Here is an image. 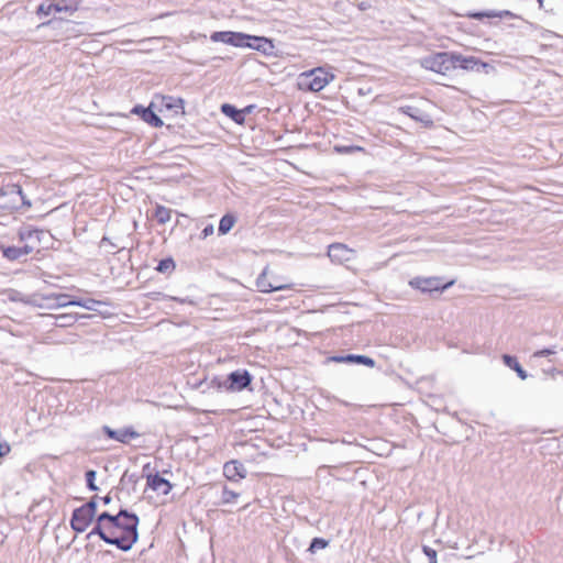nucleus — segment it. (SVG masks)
Here are the masks:
<instances>
[{
	"instance_id": "nucleus-47",
	"label": "nucleus",
	"mask_w": 563,
	"mask_h": 563,
	"mask_svg": "<svg viewBox=\"0 0 563 563\" xmlns=\"http://www.w3.org/2000/svg\"><path fill=\"white\" fill-rule=\"evenodd\" d=\"M538 3H539V8L540 9H544L545 8L544 0H538Z\"/></svg>"
},
{
	"instance_id": "nucleus-39",
	"label": "nucleus",
	"mask_w": 563,
	"mask_h": 563,
	"mask_svg": "<svg viewBox=\"0 0 563 563\" xmlns=\"http://www.w3.org/2000/svg\"><path fill=\"white\" fill-rule=\"evenodd\" d=\"M97 496L92 497L88 503H86L84 506V508H86L91 515L96 516V511H97Z\"/></svg>"
},
{
	"instance_id": "nucleus-19",
	"label": "nucleus",
	"mask_w": 563,
	"mask_h": 563,
	"mask_svg": "<svg viewBox=\"0 0 563 563\" xmlns=\"http://www.w3.org/2000/svg\"><path fill=\"white\" fill-rule=\"evenodd\" d=\"M331 360L335 363H357L368 367L375 366V361L365 355L347 354L342 356H333Z\"/></svg>"
},
{
	"instance_id": "nucleus-20",
	"label": "nucleus",
	"mask_w": 563,
	"mask_h": 563,
	"mask_svg": "<svg viewBox=\"0 0 563 563\" xmlns=\"http://www.w3.org/2000/svg\"><path fill=\"white\" fill-rule=\"evenodd\" d=\"M133 113H137L141 118L148 124L155 128H161L163 125V121L151 108H142L136 106L132 110Z\"/></svg>"
},
{
	"instance_id": "nucleus-18",
	"label": "nucleus",
	"mask_w": 563,
	"mask_h": 563,
	"mask_svg": "<svg viewBox=\"0 0 563 563\" xmlns=\"http://www.w3.org/2000/svg\"><path fill=\"white\" fill-rule=\"evenodd\" d=\"M486 66V64L481 63L474 56H463L462 54L454 53V69L462 68L465 70H473L476 66Z\"/></svg>"
},
{
	"instance_id": "nucleus-2",
	"label": "nucleus",
	"mask_w": 563,
	"mask_h": 563,
	"mask_svg": "<svg viewBox=\"0 0 563 563\" xmlns=\"http://www.w3.org/2000/svg\"><path fill=\"white\" fill-rule=\"evenodd\" d=\"M21 206L30 207L19 185H7L0 188V208L5 211L18 210Z\"/></svg>"
},
{
	"instance_id": "nucleus-28",
	"label": "nucleus",
	"mask_w": 563,
	"mask_h": 563,
	"mask_svg": "<svg viewBox=\"0 0 563 563\" xmlns=\"http://www.w3.org/2000/svg\"><path fill=\"white\" fill-rule=\"evenodd\" d=\"M53 317L55 318V324L62 328L73 325L79 318V316L75 313H62Z\"/></svg>"
},
{
	"instance_id": "nucleus-13",
	"label": "nucleus",
	"mask_w": 563,
	"mask_h": 563,
	"mask_svg": "<svg viewBox=\"0 0 563 563\" xmlns=\"http://www.w3.org/2000/svg\"><path fill=\"white\" fill-rule=\"evenodd\" d=\"M228 380L230 382L229 389L240 391L251 384L252 377L247 371H235L228 376Z\"/></svg>"
},
{
	"instance_id": "nucleus-1",
	"label": "nucleus",
	"mask_w": 563,
	"mask_h": 563,
	"mask_svg": "<svg viewBox=\"0 0 563 563\" xmlns=\"http://www.w3.org/2000/svg\"><path fill=\"white\" fill-rule=\"evenodd\" d=\"M107 520L113 545L122 551H129L139 539L137 526L140 522L135 514L121 509L117 515L110 514Z\"/></svg>"
},
{
	"instance_id": "nucleus-14",
	"label": "nucleus",
	"mask_w": 563,
	"mask_h": 563,
	"mask_svg": "<svg viewBox=\"0 0 563 563\" xmlns=\"http://www.w3.org/2000/svg\"><path fill=\"white\" fill-rule=\"evenodd\" d=\"M146 485L151 489L162 495H168L173 488V485L169 483V481L165 479L157 473L148 474L146 476Z\"/></svg>"
},
{
	"instance_id": "nucleus-5",
	"label": "nucleus",
	"mask_w": 563,
	"mask_h": 563,
	"mask_svg": "<svg viewBox=\"0 0 563 563\" xmlns=\"http://www.w3.org/2000/svg\"><path fill=\"white\" fill-rule=\"evenodd\" d=\"M409 285L413 288L421 290L422 292H431L438 290H444L453 285V282L442 284L440 277H416L409 282Z\"/></svg>"
},
{
	"instance_id": "nucleus-45",
	"label": "nucleus",
	"mask_w": 563,
	"mask_h": 563,
	"mask_svg": "<svg viewBox=\"0 0 563 563\" xmlns=\"http://www.w3.org/2000/svg\"><path fill=\"white\" fill-rule=\"evenodd\" d=\"M104 505H109L111 503V497L109 495L101 498Z\"/></svg>"
},
{
	"instance_id": "nucleus-40",
	"label": "nucleus",
	"mask_w": 563,
	"mask_h": 563,
	"mask_svg": "<svg viewBox=\"0 0 563 563\" xmlns=\"http://www.w3.org/2000/svg\"><path fill=\"white\" fill-rule=\"evenodd\" d=\"M552 354H555V349H543V350L536 351L532 354V357L540 358V357L549 356V355H552Z\"/></svg>"
},
{
	"instance_id": "nucleus-17",
	"label": "nucleus",
	"mask_w": 563,
	"mask_h": 563,
	"mask_svg": "<svg viewBox=\"0 0 563 563\" xmlns=\"http://www.w3.org/2000/svg\"><path fill=\"white\" fill-rule=\"evenodd\" d=\"M398 111L410 117L417 122L423 123L426 126H431L433 124V121L430 118V115L416 107L401 106L398 108Z\"/></svg>"
},
{
	"instance_id": "nucleus-31",
	"label": "nucleus",
	"mask_w": 563,
	"mask_h": 563,
	"mask_svg": "<svg viewBox=\"0 0 563 563\" xmlns=\"http://www.w3.org/2000/svg\"><path fill=\"white\" fill-rule=\"evenodd\" d=\"M239 496H240L239 493H235V492L229 489L227 486H224L222 489L221 501L224 505L233 504L236 501Z\"/></svg>"
},
{
	"instance_id": "nucleus-21",
	"label": "nucleus",
	"mask_w": 563,
	"mask_h": 563,
	"mask_svg": "<svg viewBox=\"0 0 563 563\" xmlns=\"http://www.w3.org/2000/svg\"><path fill=\"white\" fill-rule=\"evenodd\" d=\"M34 250V244H25L23 247L8 246L3 250V256L10 261H15L32 253Z\"/></svg>"
},
{
	"instance_id": "nucleus-6",
	"label": "nucleus",
	"mask_w": 563,
	"mask_h": 563,
	"mask_svg": "<svg viewBox=\"0 0 563 563\" xmlns=\"http://www.w3.org/2000/svg\"><path fill=\"white\" fill-rule=\"evenodd\" d=\"M78 10V5L73 2H67L66 0H58L57 2H52L49 0L43 1L36 10L37 15L47 16L53 12H69L74 13Z\"/></svg>"
},
{
	"instance_id": "nucleus-11",
	"label": "nucleus",
	"mask_w": 563,
	"mask_h": 563,
	"mask_svg": "<svg viewBox=\"0 0 563 563\" xmlns=\"http://www.w3.org/2000/svg\"><path fill=\"white\" fill-rule=\"evenodd\" d=\"M244 47H249L263 53L264 55H272L274 52L273 42L264 36L247 35Z\"/></svg>"
},
{
	"instance_id": "nucleus-44",
	"label": "nucleus",
	"mask_w": 563,
	"mask_h": 563,
	"mask_svg": "<svg viewBox=\"0 0 563 563\" xmlns=\"http://www.w3.org/2000/svg\"><path fill=\"white\" fill-rule=\"evenodd\" d=\"M369 7H371V5H369V3H368V2H362V3H360V5H358V8H360L361 10H366V9H368Z\"/></svg>"
},
{
	"instance_id": "nucleus-4",
	"label": "nucleus",
	"mask_w": 563,
	"mask_h": 563,
	"mask_svg": "<svg viewBox=\"0 0 563 563\" xmlns=\"http://www.w3.org/2000/svg\"><path fill=\"white\" fill-rule=\"evenodd\" d=\"M333 79V75L324 71L322 68H314L310 71L303 73L301 75V84L306 86L309 90L318 92L322 90L330 80Z\"/></svg>"
},
{
	"instance_id": "nucleus-30",
	"label": "nucleus",
	"mask_w": 563,
	"mask_h": 563,
	"mask_svg": "<svg viewBox=\"0 0 563 563\" xmlns=\"http://www.w3.org/2000/svg\"><path fill=\"white\" fill-rule=\"evenodd\" d=\"M154 217L159 224H165L172 218V210L169 208L158 205L155 208Z\"/></svg>"
},
{
	"instance_id": "nucleus-33",
	"label": "nucleus",
	"mask_w": 563,
	"mask_h": 563,
	"mask_svg": "<svg viewBox=\"0 0 563 563\" xmlns=\"http://www.w3.org/2000/svg\"><path fill=\"white\" fill-rule=\"evenodd\" d=\"M329 545V541H327L325 539H322V538H314L312 539L311 543H310V547H309V551L311 553H314L317 550L319 549H325Z\"/></svg>"
},
{
	"instance_id": "nucleus-34",
	"label": "nucleus",
	"mask_w": 563,
	"mask_h": 563,
	"mask_svg": "<svg viewBox=\"0 0 563 563\" xmlns=\"http://www.w3.org/2000/svg\"><path fill=\"white\" fill-rule=\"evenodd\" d=\"M76 306L82 307L87 310H96V306L100 305L101 302L91 298L84 299V300H76Z\"/></svg>"
},
{
	"instance_id": "nucleus-12",
	"label": "nucleus",
	"mask_w": 563,
	"mask_h": 563,
	"mask_svg": "<svg viewBox=\"0 0 563 563\" xmlns=\"http://www.w3.org/2000/svg\"><path fill=\"white\" fill-rule=\"evenodd\" d=\"M102 431L108 438L121 443H129L132 439H136L140 437V434L131 427L113 430L108 426H103Z\"/></svg>"
},
{
	"instance_id": "nucleus-22",
	"label": "nucleus",
	"mask_w": 563,
	"mask_h": 563,
	"mask_svg": "<svg viewBox=\"0 0 563 563\" xmlns=\"http://www.w3.org/2000/svg\"><path fill=\"white\" fill-rule=\"evenodd\" d=\"M161 106L174 113H184V100L172 96H163L161 98Z\"/></svg>"
},
{
	"instance_id": "nucleus-43",
	"label": "nucleus",
	"mask_w": 563,
	"mask_h": 563,
	"mask_svg": "<svg viewBox=\"0 0 563 563\" xmlns=\"http://www.w3.org/2000/svg\"><path fill=\"white\" fill-rule=\"evenodd\" d=\"M41 305H42L41 307H46V308H49V309H57L58 308V306L54 305V301H47L46 305H43V303H41Z\"/></svg>"
},
{
	"instance_id": "nucleus-27",
	"label": "nucleus",
	"mask_w": 563,
	"mask_h": 563,
	"mask_svg": "<svg viewBox=\"0 0 563 563\" xmlns=\"http://www.w3.org/2000/svg\"><path fill=\"white\" fill-rule=\"evenodd\" d=\"M468 18L482 20L483 18H503V16H514V14L510 11H485V12H473L467 14Z\"/></svg>"
},
{
	"instance_id": "nucleus-32",
	"label": "nucleus",
	"mask_w": 563,
	"mask_h": 563,
	"mask_svg": "<svg viewBox=\"0 0 563 563\" xmlns=\"http://www.w3.org/2000/svg\"><path fill=\"white\" fill-rule=\"evenodd\" d=\"M156 269L159 272V273H170L175 269V263L172 258H165V260H162Z\"/></svg>"
},
{
	"instance_id": "nucleus-24",
	"label": "nucleus",
	"mask_w": 563,
	"mask_h": 563,
	"mask_svg": "<svg viewBox=\"0 0 563 563\" xmlns=\"http://www.w3.org/2000/svg\"><path fill=\"white\" fill-rule=\"evenodd\" d=\"M43 233L41 230L26 228L20 230L19 238L21 241H30V244H34L36 247Z\"/></svg>"
},
{
	"instance_id": "nucleus-37",
	"label": "nucleus",
	"mask_w": 563,
	"mask_h": 563,
	"mask_svg": "<svg viewBox=\"0 0 563 563\" xmlns=\"http://www.w3.org/2000/svg\"><path fill=\"white\" fill-rule=\"evenodd\" d=\"M422 552L428 558L429 563H438L437 562V551L428 545L422 547Z\"/></svg>"
},
{
	"instance_id": "nucleus-23",
	"label": "nucleus",
	"mask_w": 563,
	"mask_h": 563,
	"mask_svg": "<svg viewBox=\"0 0 563 563\" xmlns=\"http://www.w3.org/2000/svg\"><path fill=\"white\" fill-rule=\"evenodd\" d=\"M42 299L44 301H54L55 306H58V308H64L68 306H76V300L70 299V295L68 294H49L46 296H43Z\"/></svg>"
},
{
	"instance_id": "nucleus-41",
	"label": "nucleus",
	"mask_w": 563,
	"mask_h": 563,
	"mask_svg": "<svg viewBox=\"0 0 563 563\" xmlns=\"http://www.w3.org/2000/svg\"><path fill=\"white\" fill-rule=\"evenodd\" d=\"M11 451V448L8 442H0V456L3 457L8 455Z\"/></svg>"
},
{
	"instance_id": "nucleus-26",
	"label": "nucleus",
	"mask_w": 563,
	"mask_h": 563,
	"mask_svg": "<svg viewBox=\"0 0 563 563\" xmlns=\"http://www.w3.org/2000/svg\"><path fill=\"white\" fill-rule=\"evenodd\" d=\"M503 361L508 367L514 369L521 379H526L528 377L527 372L522 368L515 356L505 354L503 355Z\"/></svg>"
},
{
	"instance_id": "nucleus-9",
	"label": "nucleus",
	"mask_w": 563,
	"mask_h": 563,
	"mask_svg": "<svg viewBox=\"0 0 563 563\" xmlns=\"http://www.w3.org/2000/svg\"><path fill=\"white\" fill-rule=\"evenodd\" d=\"M110 514L104 511L97 517L96 526L88 533L87 538L91 536H99L107 544L113 545V539L111 537V531L109 530L107 520H110Z\"/></svg>"
},
{
	"instance_id": "nucleus-7",
	"label": "nucleus",
	"mask_w": 563,
	"mask_h": 563,
	"mask_svg": "<svg viewBox=\"0 0 563 563\" xmlns=\"http://www.w3.org/2000/svg\"><path fill=\"white\" fill-rule=\"evenodd\" d=\"M356 252L343 243H332L328 247V256L335 264H344L355 258Z\"/></svg>"
},
{
	"instance_id": "nucleus-36",
	"label": "nucleus",
	"mask_w": 563,
	"mask_h": 563,
	"mask_svg": "<svg viewBox=\"0 0 563 563\" xmlns=\"http://www.w3.org/2000/svg\"><path fill=\"white\" fill-rule=\"evenodd\" d=\"M221 110L224 114L233 118L234 120H238L236 117H240V112L231 104H228V103L223 104L221 107Z\"/></svg>"
},
{
	"instance_id": "nucleus-16",
	"label": "nucleus",
	"mask_w": 563,
	"mask_h": 563,
	"mask_svg": "<svg viewBox=\"0 0 563 563\" xmlns=\"http://www.w3.org/2000/svg\"><path fill=\"white\" fill-rule=\"evenodd\" d=\"M256 287H257L258 291H261V292H272V291H277V290L290 289L291 285L290 284H285V285L272 284L267 279V268H265L260 274V276L256 278Z\"/></svg>"
},
{
	"instance_id": "nucleus-15",
	"label": "nucleus",
	"mask_w": 563,
	"mask_h": 563,
	"mask_svg": "<svg viewBox=\"0 0 563 563\" xmlns=\"http://www.w3.org/2000/svg\"><path fill=\"white\" fill-rule=\"evenodd\" d=\"M223 475L229 481H239L245 478L246 468L241 462L232 460L223 465Z\"/></svg>"
},
{
	"instance_id": "nucleus-38",
	"label": "nucleus",
	"mask_w": 563,
	"mask_h": 563,
	"mask_svg": "<svg viewBox=\"0 0 563 563\" xmlns=\"http://www.w3.org/2000/svg\"><path fill=\"white\" fill-rule=\"evenodd\" d=\"M334 150L341 154H350L357 151H363L361 146H335Z\"/></svg>"
},
{
	"instance_id": "nucleus-25",
	"label": "nucleus",
	"mask_w": 563,
	"mask_h": 563,
	"mask_svg": "<svg viewBox=\"0 0 563 563\" xmlns=\"http://www.w3.org/2000/svg\"><path fill=\"white\" fill-rule=\"evenodd\" d=\"M7 295H8V298L11 301H22L24 303H30V305H34V306H42L41 302L38 301L37 296L25 297V296H23V294H21L18 290H14V289H9L7 291Z\"/></svg>"
},
{
	"instance_id": "nucleus-35",
	"label": "nucleus",
	"mask_w": 563,
	"mask_h": 563,
	"mask_svg": "<svg viewBox=\"0 0 563 563\" xmlns=\"http://www.w3.org/2000/svg\"><path fill=\"white\" fill-rule=\"evenodd\" d=\"M96 475L97 473L93 470H89L86 472L87 487L92 492L98 490V487L95 484Z\"/></svg>"
},
{
	"instance_id": "nucleus-46",
	"label": "nucleus",
	"mask_w": 563,
	"mask_h": 563,
	"mask_svg": "<svg viewBox=\"0 0 563 563\" xmlns=\"http://www.w3.org/2000/svg\"><path fill=\"white\" fill-rule=\"evenodd\" d=\"M52 23H53V21H52V20H49V21H47V22H43V23H41V24L38 25V27L47 26V25H49V24H52Z\"/></svg>"
},
{
	"instance_id": "nucleus-3",
	"label": "nucleus",
	"mask_w": 563,
	"mask_h": 563,
	"mask_svg": "<svg viewBox=\"0 0 563 563\" xmlns=\"http://www.w3.org/2000/svg\"><path fill=\"white\" fill-rule=\"evenodd\" d=\"M423 68L432 70L434 73L446 75L454 69V53L440 52L421 60Z\"/></svg>"
},
{
	"instance_id": "nucleus-42",
	"label": "nucleus",
	"mask_w": 563,
	"mask_h": 563,
	"mask_svg": "<svg viewBox=\"0 0 563 563\" xmlns=\"http://www.w3.org/2000/svg\"><path fill=\"white\" fill-rule=\"evenodd\" d=\"M213 233V225L209 224L202 230L203 238H207L208 235Z\"/></svg>"
},
{
	"instance_id": "nucleus-10",
	"label": "nucleus",
	"mask_w": 563,
	"mask_h": 563,
	"mask_svg": "<svg viewBox=\"0 0 563 563\" xmlns=\"http://www.w3.org/2000/svg\"><path fill=\"white\" fill-rule=\"evenodd\" d=\"M210 38L213 42H222L235 47H244L246 34L230 31H221L212 33Z\"/></svg>"
},
{
	"instance_id": "nucleus-8",
	"label": "nucleus",
	"mask_w": 563,
	"mask_h": 563,
	"mask_svg": "<svg viewBox=\"0 0 563 563\" xmlns=\"http://www.w3.org/2000/svg\"><path fill=\"white\" fill-rule=\"evenodd\" d=\"M93 518V515L84 508V506H80L73 511L70 526L76 532L81 533L91 525Z\"/></svg>"
},
{
	"instance_id": "nucleus-29",
	"label": "nucleus",
	"mask_w": 563,
	"mask_h": 563,
	"mask_svg": "<svg viewBox=\"0 0 563 563\" xmlns=\"http://www.w3.org/2000/svg\"><path fill=\"white\" fill-rule=\"evenodd\" d=\"M236 219L233 214H224L219 222V234H227L233 228Z\"/></svg>"
}]
</instances>
